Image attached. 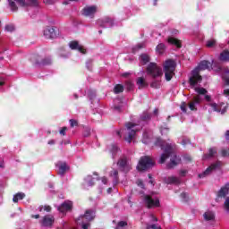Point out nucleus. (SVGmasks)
Masks as SVG:
<instances>
[{
    "label": "nucleus",
    "mask_w": 229,
    "mask_h": 229,
    "mask_svg": "<svg viewBox=\"0 0 229 229\" xmlns=\"http://www.w3.org/2000/svg\"><path fill=\"white\" fill-rule=\"evenodd\" d=\"M156 146H160V148L165 151L159 159V164H164L169 157H171L170 163L167 165L168 169H173L175 165L180 164L181 160L180 157H177L174 155V145L171 143H165V141L162 140L161 139H157L156 141Z\"/></svg>",
    "instance_id": "obj_1"
},
{
    "label": "nucleus",
    "mask_w": 229,
    "mask_h": 229,
    "mask_svg": "<svg viewBox=\"0 0 229 229\" xmlns=\"http://www.w3.org/2000/svg\"><path fill=\"white\" fill-rule=\"evenodd\" d=\"M210 67H212V63L208 61L200 62L198 67L191 71V74L189 79L191 87H196V85L203 80L201 75H199V72H201V71H207V69H210Z\"/></svg>",
    "instance_id": "obj_2"
},
{
    "label": "nucleus",
    "mask_w": 229,
    "mask_h": 229,
    "mask_svg": "<svg viewBox=\"0 0 229 229\" xmlns=\"http://www.w3.org/2000/svg\"><path fill=\"white\" fill-rule=\"evenodd\" d=\"M142 127H140V125L133 123H128L126 124V129L125 130H122L119 131L117 133L118 135H121V133H124V139L126 140V142H128L129 144L131 142V140H133V139H135V135H137V131H140V130Z\"/></svg>",
    "instance_id": "obj_3"
},
{
    "label": "nucleus",
    "mask_w": 229,
    "mask_h": 229,
    "mask_svg": "<svg viewBox=\"0 0 229 229\" xmlns=\"http://www.w3.org/2000/svg\"><path fill=\"white\" fill-rule=\"evenodd\" d=\"M96 217V211L88 209L85 214L76 219L77 225H81L82 229H89L90 227V221Z\"/></svg>",
    "instance_id": "obj_4"
},
{
    "label": "nucleus",
    "mask_w": 229,
    "mask_h": 229,
    "mask_svg": "<svg viewBox=\"0 0 229 229\" xmlns=\"http://www.w3.org/2000/svg\"><path fill=\"white\" fill-rule=\"evenodd\" d=\"M163 69L166 81H171V80H173V76H174V71H176V62L172 59L165 61Z\"/></svg>",
    "instance_id": "obj_5"
},
{
    "label": "nucleus",
    "mask_w": 229,
    "mask_h": 229,
    "mask_svg": "<svg viewBox=\"0 0 229 229\" xmlns=\"http://www.w3.org/2000/svg\"><path fill=\"white\" fill-rule=\"evenodd\" d=\"M12 12H17V4L20 6H38V0H7Z\"/></svg>",
    "instance_id": "obj_6"
},
{
    "label": "nucleus",
    "mask_w": 229,
    "mask_h": 229,
    "mask_svg": "<svg viewBox=\"0 0 229 229\" xmlns=\"http://www.w3.org/2000/svg\"><path fill=\"white\" fill-rule=\"evenodd\" d=\"M201 103V96L197 95L194 96L191 101H190L188 104L185 102H182L181 104V110L182 112H187V107L190 108L191 111H196L198 110V105Z\"/></svg>",
    "instance_id": "obj_7"
},
{
    "label": "nucleus",
    "mask_w": 229,
    "mask_h": 229,
    "mask_svg": "<svg viewBox=\"0 0 229 229\" xmlns=\"http://www.w3.org/2000/svg\"><path fill=\"white\" fill-rule=\"evenodd\" d=\"M155 165V161L151 159L148 156L141 157L139 164L137 165L138 171H146L148 169H151Z\"/></svg>",
    "instance_id": "obj_8"
},
{
    "label": "nucleus",
    "mask_w": 229,
    "mask_h": 229,
    "mask_svg": "<svg viewBox=\"0 0 229 229\" xmlns=\"http://www.w3.org/2000/svg\"><path fill=\"white\" fill-rule=\"evenodd\" d=\"M147 74L152 76V78H160L164 72H162V68L157 66V64L150 63L147 67Z\"/></svg>",
    "instance_id": "obj_9"
},
{
    "label": "nucleus",
    "mask_w": 229,
    "mask_h": 229,
    "mask_svg": "<svg viewBox=\"0 0 229 229\" xmlns=\"http://www.w3.org/2000/svg\"><path fill=\"white\" fill-rule=\"evenodd\" d=\"M223 166V163L221 161H216V163L211 164L204 172L199 174V178H207V176H210L212 173L221 169Z\"/></svg>",
    "instance_id": "obj_10"
},
{
    "label": "nucleus",
    "mask_w": 229,
    "mask_h": 229,
    "mask_svg": "<svg viewBox=\"0 0 229 229\" xmlns=\"http://www.w3.org/2000/svg\"><path fill=\"white\" fill-rule=\"evenodd\" d=\"M143 203L146 205L147 208H156L157 207H160V199L150 195L144 196Z\"/></svg>",
    "instance_id": "obj_11"
},
{
    "label": "nucleus",
    "mask_w": 229,
    "mask_h": 229,
    "mask_svg": "<svg viewBox=\"0 0 229 229\" xmlns=\"http://www.w3.org/2000/svg\"><path fill=\"white\" fill-rule=\"evenodd\" d=\"M205 99L206 101H208V106H210L211 110H209V112H217L218 114H221L223 115V114L226 113V108H228V106H225L223 109H219V106H217V104L212 102L210 96L206 95L205 96Z\"/></svg>",
    "instance_id": "obj_12"
},
{
    "label": "nucleus",
    "mask_w": 229,
    "mask_h": 229,
    "mask_svg": "<svg viewBox=\"0 0 229 229\" xmlns=\"http://www.w3.org/2000/svg\"><path fill=\"white\" fill-rule=\"evenodd\" d=\"M117 165H118L119 169L121 171H123V173H128V171H130V169H131V165H130V161H128L127 157L121 158L118 161Z\"/></svg>",
    "instance_id": "obj_13"
},
{
    "label": "nucleus",
    "mask_w": 229,
    "mask_h": 229,
    "mask_svg": "<svg viewBox=\"0 0 229 229\" xmlns=\"http://www.w3.org/2000/svg\"><path fill=\"white\" fill-rule=\"evenodd\" d=\"M96 12H98V6L91 5V6H86L83 8L82 15L85 17H94L96 15Z\"/></svg>",
    "instance_id": "obj_14"
},
{
    "label": "nucleus",
    "mask_w": 229,
    "mask_h": 229,
    "mask_svg": "<svg viewBox=\"0 0 229 229\" xmlns=\"http://www.w3.org/2000/svg\"><path fill=\"white\" fill-rule=\"evenodd\" d=\"M97 24L100 28H112L114 26V21L110 18H104L103 20H98Z\"/></svg>",
    "instance_id": "obj_15"
},
{
    "label": "nucleus",
    "mask_w": 229,
    "mask_h": 229,
    "mask_svg": "<svg viewBox=\"0 0 229 229\" xmlns=\"http://www.w3.org/2000/svg\"><path fill=\"white\" fill-rule=\"evenodd\" d=\"M72 208V201L66 200L61 206L57 208V209L61 212V214H65V212H69Z\"/></svg>",
    "instance_id": "obj_16"
},
{
    "label": "nucleus",
    "mask_w": 229,
    "mask_h": 229,
    "mask_svg": "<svg viewBox=\"0 0 229 229\" xmlns=\"http://www.w3.org/2000/svg\"><path fill=\"white\" fill-rule=\"evenodd\" d=\"M42 226H53V223H55V216L53 215H47L40 221Z\"/></svg>",
    "instance_id": "obj_17"
},
{
    "label": "nucleus",
    "mask_w": 229,
    "mask_h": 229,
    "mask_svg": "<svg viewBox=\"0 0 229 229\" xmlns=\"http://www.w3.org/2000/svg\"><path fill=\"white\" fill-rule=\"evenodd\" d=\"M43 35L45 38H55L56 37V31L55 30V28L53 27H47L43 30Z\"/></svg>",
    "instance_id": "obj_18"
},
{
    "label": "nucleus",
    "mask_w": 229,
    "mask_h": 229,
    "mask_svg": "<svg viewBox=\"0 0 229 229\" xmlns=\"http://www.w3.org/2000/svg\"><path fill=\"white\" fill-rule=\"evenodd\" d=\"M69 47L72 50L80 51V53H82V55H85L87 53V50L78 43V41H72L69 43Z\"/></svg>",
    "instance_id": "obj_19"
},
{
    "label": "nucleus",
    "mask_w": 229,
    "mask_h": 229,
    "mask_svg": "<svg viewBox=\"0 0 229 229\" xmlns=\"http://www.w3.org/2000/svg\"><path fill=\"white\" fill-rule=\"evenodd\" d=\"M229 194V182L225 183L224 187L218 191V198H226Z\"/></svg>",
    "instance_id": "obj_20"
},
{
    "label": "nucleus",
    "mask_w": 229,
    "mask_h": 229,
    "mask_svg": "<svg viewBox=\"0 0 229 229\" xmlns=\"http://www.w3.org/2000/svg\"><path fill=\"white\" fill-rule=\"evenodd\" d=\"M95 182H96V178H93L92 176L88 175L84 179V189H89V187H93Z\"/></svg>",
    "instance_id": "obj_21"
},
{
    "label": "nucleus",
    "mask_w": 229,
    "mask_h": 229,
    "mask_svg": "<svg viewBox=\"0 0 229 229\" xmlns=\"http://www.w3.org/2000/svg\"><path fill=\"white\" fill-rule=\"evenodd\" d=\"M109 176L113 178V183L114 185H117V182H119V172L115 169H113L110 172Z\"/></svg>",
    "instance_id": "obj_22"
},
{
    "label": "nucleus",
    "mask_w": 229,
    "mask_h": 229,
    "mask_svg": "<svg viewBox=\"0 0 229 229\" xmlns=\"http://www.w3.org/2000/svg\"><path fill=\"white\" fill-rule=\"evenodd\" d=\"M203 217L205 221H214V219H216V215L212 211L208 210L203 214Z\"/></svg>",
    "instance_id": "obj_23"
},
{
    "label": "nucleus",
    "mask_w": 229,
    "mask_h": 229,
    "mask_svg": "<svg viewBox=\"0 0 229 229\" xmlns=\"http://www.w3.org/2000/svg\"><path fill=\"white\" fill-rule=\"evenodd\" d=\"M217 154V150L214 148H209L208 153L203 156V160H208V158H212V157H216Z\"/></svg>",
    "instance_id": "obj_24"
},
{
    "label": "nucleus",
    "mask_w": 229,
    "mask_h": 229,
    "mask_svg": "<svg viewBox=\"0 0 229 229\" xmlns=\"http://www.w3.org/2000/svg\"><path fill=\"white\" fill-rule=\"evenodd\" d=\"M58 167V173L61 176H64L65 174V171H67V164L65 163H60L57 165Z\"/></svg>",
    "instance_id": "obj_25"
},
{
    "label": "nucleus",
    "mask_w": 229,
    "mask_h": 229,
    "mask_svg": "<svg viewBox=\"0 0 229 229\" xmlns=\"http://www.w3.org/2000/svg\"><path fill=\"white\" fill-rule=\"evenodd\" d=\"M136 83H137L139 89H146V87H148V82H146V81L142 77H139L137 79Z\"/></svg>",
    "instance_id": "obj_26"
},
{
    "label": "nucleus",
    "mask_w": 229,
    "mask_h": 229,
    "mask_svg": "<svg viewBox=\"0 0 229 229\" xmlns=\"http://www.w3.org/2000/svg\"><path fill=\"white\" fill-rule=\"evenodd\" d=\"M221 62H228L229 60V50H224L219 56Z\"/></svg>",
    "instance_id": "obj_27"
},
{
    "label": "nucleus",
    "mask_w": 229,
    "mask_h": 229,
    "mask_svg": "<svg viewBox=\"0 0 229 229\" xmlns=\"http://www.w3.org/2000/svg\"><path fill=\"white\" fill-rule=\"evenodd\" d=\"M24 198H26V194L19 192L13 196V203H19V201H21V199H24Z\"/></svg>",
    "instance_id": "obj_28"
},
{
    "label": "nucleus",
    "mask_w": 229,
    "mask_h": 229,
    "mask_svg": "<svg viewBox=\"0 0 229 229\" xmlns=\"http://www.w3.org/2000/svg\"><path fill=\"white\" fill-rule=\"evenodd\" d=\"M165 183L171 184V183H175L178 184L180 183V179L178 177L174 176H170L165 180Z\"/></svg>",
    "instance_id": "obj_29"
},
{
    "label": "nucleus",
    "mask_w": 229,
    "mask_h": 229,
    "mask_svg": "<svg viewBox=\"0 0 229 229\" xmlns=\"http://www.w3.org/2000/svg\"><path fill=\"white\" fill-rule=\"evenodd\" d=\"M110 153H112L113 158H115V155L119 153L121 150L119 149V147L117 145H111L109 148Z\"/></svg>",
    "instance_id": "obj_30"
},
{
    "label": "nucleus",
    "mask_w": 229,
    "mask_h": 229,
    "mask_svg": "<svg viewBox=\"0 0 229 229\" xmlns=\"http://www.w3.org/2000/svg\"><path fill=\"white\" fill-rule=\"evenodd\" d=\"M140 64H142V65H146V64H148L149 62V55H148L147 54H142L140 56Z\"/></svg>",
    "instance_id": "obj_31"
},
{
    "label": "nucleus",
    "mask_w": 229,
    "mask_h": 229,
    "mask_svg": "<svg viewBox=\"0 0 229 229\" xmlns=\"http://www.w3.org/2000/svg\"><path fill=\"white\" fill-rule=\"evenodd\" d=\"M168 42L169 44H173L174 46H176V47H182V43L177 38H169Z\"/></svg>",
    "instance_id": "obj_32"
},
{
    "label": "nucleus",
    "mask_w": 229,
    "mask_h": 229,
    "mask_svg": "<svg viewBox=\"0 0 229 229\" xmlns=\"http://www.w3.org/2000/svg\"><path fill=\"white\" fill-rule=\"evenodd\" d=\"M156 51L158 55H163L164 51H165V45L163 43L158 44L156 47Z\"/></svg>",
    "instance_id": "obj_33"
},
{
    "label": "nucleus",
    "mask_w": 229,
    "mask_h": 229,
    "mask_svg": "<svg viewBox=\"0 0 229 229\" xmlns=\"http://www.w3.org/2000/svg\"><path fill=\"white\" fill-rule=\"evenodd\" d=\"M194 90L199 96H205V94H207V89L205 88L196 87Z\"/></svg>",
    "instance_id": "obj_34"
},
{
    "label": "nucleus",
    "mask_w": 229,
    "mask_h": 229,
    "mask_svg": "<svg viewBox=\"0 0 229 229\" xmlns=\"http://www.w3.org/2000/svg\"><path fill=\"white\" fill-rule=\"evenodd\" d=\"M124 87L121 84H117L114 86V94H121V92H123Z\"/></svg>",
    "instance_id": "obj_35"
},
{
    "label": "nucleus",
    "mask_w": 229,
    "mask_h": 229,
    "mask_svg": "<svg viewBox=\"0 0 229 229\" xmlns=\"http://www.w3.org/2000/svg\"><path fill=\"white\" fill-rule=\"evenodd\" d=\"M144 47H146L145 43H139L132 48V52L137 53V51H140V49H144Z\"/></svg>",
    "instance_id": "obj_36"
},
{
    "label": "nucleus",
    "mask_w": 229,
    "mask_h": 229,
    "mask_svg": "<svg viewBox=\"0 0 229 229\" xmlns=\"http://www.w3.org/2000/svg\"><path fill=\"white\" fill-rule=\"evenodd\" d=\"M216 41L214 38L208 39L206 43L207 47H216Z\"/></svg>",
    "instance_id": "obj_37"
},
{
    "label": "nucleus",
    "mask_w": 229,
    "mask_h": 229,
    "mask_svg": "<svg viewBox=\"0 0 229 229\" xmlns=\"http://www.w3.org/2000/svg\"><path fill=\"white\" fill-rule=\"evenodd\" d=\"M142 142L143 144H149V135L148 134V131L143 132Z\"/></svg>",
    "instance_id": "obj_38"
},
{
    "label": "nucleus",
    "mask_w": 229,
    "mask_h": 229,
    "mask_svg": "<svg viewBox=\"0 0 229 229\" xmlns=\"http://www.w3.org/2000/svg\"><path fill=\"white\" fill-rule=\"evenodd\" d=\"M4 30H5V31H7L8 33H12V32L15 31V26H13V25H12V24L6 25V26L4 27Z\"/></svg>",
    "instance_id": "obj_39"
},
{
    "label": "nucleus",
    "mask_w": 229,
    "mask_h": 229,
    "mask_svg": "<svg viewBox=\"0 0 229 229\" xmlns=\"http://www.w3.org/2000/svg\"><path fill=\"white\" fill-rule=\"evenodd\" d=\"M150 87H152V89H160V81H155L150 84Z\"/></svg>",
    "instance_id": "obj_40"
},
{
    "label": "nucleus",
    "mask_w": 229,
    "mask_h": 229,
    "mask_svg": "<svg viewBox=\"0 0 229 229\" xmlns=\"http://www.w3.org/2000/svg\"><path fill=\"white\" fill-rule=\"evenodd\" d=\"M125 87H126L127 90H133V82H131L130 81H127L125 83Z\"/></svg>",
    "instance_id": "obj_41"
},
{
    "label": "nucleus",
    "mask_w": 229,
    "mask_h": 229,
    "mask_svg": "<svg viewBox=\"0 0 229 229\" xmlns=\"http://www.w3.org/2000/svg\"><path fill=\"white\" fill-rule=\"evenodd\" d=\"M45 210L46 212H51V206H44L39 208V212Z\"/></svg>",
    "instance_id": "obj_42"
},
{
    "label": "nucleus",
    "mask_w": 229,
    "mask_h": 229,
    "mask_svg": "<svg viewBox=\"0 0 229 229\" xmlns=\"http://www.w3.org/2000/svg\"><path fill=\"white\" fill-rule=\"evenodd\" d=\"M147 229H162V227H160V225H147Z\"/></svg>",
    "instance_id": "obj_43"
},
{
    "label": "nucleus",
    "mask_w": 229,
    "mask_h": 229,
    "mask_svg": "<svg viewBox=\"0 0 229 229\" xmlns=\"http://www.w3.org/2000/svg\"><path fill=\"white\" fill-rule=\"evenodd\" d=\"M141 119H142V121H148V119H151V115H149V114H148V113H145L141 116Z\"/></svg>",
    "instance_id": "obj_44"
},
{
    "label": "nucleus",
    "mask_w": 229,
    "mask_h": 229,
    "mask_svg": "<svg viewBox=\"0 0 229 229\" xmlns=\"http://www.w3.org/2000/svg\"><path fill=\"white\" fill-rule=\"evenodd\" d=\"M181 198L182 199V201H187V199H189V195L185 192L181 193Z\"/></svg>",
    "instance_id": "obj_45"
},
{
    "label": "nucleus",
    "mask_w": 229,
    "mask_h": 229,
    "mask_svg": "<svg viewBox=\"0 0 229 229\" xmlns=\"http://www.w3.org/2000/svg\"><path fill=\"white\" fill-rule=\"evenodd\" d=\"M136 184L138 185V187H140V189H144V182L141 180H138L136 182Z\"/></svg>",
    "instance_id": "obj_46"
},
{
    "label": "nucleus",
    "mask_w": 229,
    "mask_h": 229,
    "mask_svg": "<svg viewBox=\"0 0 229 229\" xmlns=\"http://www.w3.org/2000/svg\"><path fill=\"white\" fill-rule=\"evenodd\" d=\"M160 131H161V135H164V133H168L169 132V128L161 127Z\"/></svg>",
    "instance_id": "obj_47"
},
{
    "label": "nucleus",
    "mask_w": 229,
    "mask_h": 229,
    "mask_svg": "<svg viewBox=\"0 0 229 229\" xmlns=\"http://www.w3.org/2000/svg\"><path fill=\"white\" fill-rule=\"evenodd\" d=\"M221 155H222V157H228L229 156L228 149H222Z\"/></svg>",
    "instance_id": "obj_48"
},
{
    "label": "nucleus",
    "mask_w": 229,
    "mask_h": 229,
    "mask_svg": "<svg viewBox=\"0 0 229 229\" xmlns=\"http://www.w3.org/2000/svg\"><path fill=\"white\" fill-rule=\"evenodd\" d=\"M70 125L72 126V128H74V126H78V121L76 120H70Z\"/></svg>",
    "instance_id": "obj_49"
},
{
    "label": "nucleus",
    "mask_w": 229,
    "mask_h": 229,
    "mask_svg": "<svg viewBox=\"0 0 229 229\" xmlns=\"http://www.w3.org/2000/svg\"><path fill=\"white\" fill-rule=\"evenodd\" d=\"M101 183H103L104 185H106L108 183V179H106V177H102Z\"/></svg>",
    "instance_id": "obj_50"
},
{
    "label": "nucleus",
    "mask_w": 229,
    "mask_h": 229,
    "mask_svg": "<svg viewBox=\"0 0 229 229\" xmlns=\"http://www.w3.org/2000/svg\"><path fill=\"white\" fill-rule=\"evenodd\" d=\"M67 131V127H64L61 131H60V135H65V131Z\"/></svg>",
    "instance_id": "obj_51"
},
{
    "label": "nucleus",
    "mask_w": 229,
    "mask_h": 229,
    "mask_svg": "<svg viewBox=\"0 0 229 229\" xmlns=\"http://www.w3.org/2000/svg\"><path fill=\"white\" fill-rule=\"evenodd\" d=\"M84 137H89V135H90V130L87 129L84 133H83Z\"/></svg>",
    "instance_id": "obj_52"
},
{
    "label": "nucleus",
    "mask_w": 229,
    "mask_h": 229,
    "mask_svg": "<svg viewBox=\"0 0 229 229\" xmlns=\"http://www.w3.org/2000/svg\"><path fill=\"white\" fill-rule=\"evenodd\" d=\"M4 85V77L0 75V86Z\"/></svg>",
    "instance_id": "obj_53"
},
{
    "label": "nucleus",
    "mask_w": 229,
    "mask_h": 229,
    "mask_svg": "<svg viewBox=\"0 0 229 229\" xmlns=\"http://www.w3.org/2000/svg\"><path fill=\"white\" fill-rule=\"evenodd\" d=\"M189 142H191V140H182V146H185L186 144H189Z\"/></svg>",
    "instance_id": "obj_54"
},
{
    "label": "nucleus",
    "mask_w": 229,
    "mask_h": 229,
    "mask_svg": "<svg viewBox=\"0 0 229 229\" xmlns=\"http://www.w3.org/2000/svg\"><path fill=\"white\" fill-rule=\"evenodd\" d=\"M150 219H151V221H154V222L158 221V219L153 215H150Z\"/></svg>",
    "instance_id": "obj_55"
},
{
    "label": "nucleus",
    "mask_w": 229,
    "mask_h": 229,
    "mask_svg": "<svg viewBox=\"0 0 229 229\" xmlns=\"http://www.w3.org/2000/svg\"><path fill=\"white\" fill-rule=\"evenodd\" d=\"M180 174H181V176H185V174H187V171L186 170H182L180 172Z\"/></svg>",
    "instance_id": "obj_56"
},
{
    "label": "nucleus",
    "mask_w": 229,
    "mask_h": 229,
    "mask_svg": "<svg viewBox=\"0 0 229 229\" xmlns=\"http://www.w3.org/2000/svg\"><path fill=\"white\" fill-rule=\"evenodd\" d=\"M0 168L4 169V161H0Z\"/></svg>",
    "instance_id": "obj_57"
},
{
    "label": "nucleus",
    "mask_w": 229,
    "mask_h": 229,
    "mask_svg": "<svg viewBox=\"0 0 229 229\" xmlns=\"http://www.w3.org/2000/svg\"><path fill=\"white\" fill-rule=\"evenodd\" d=\"M48 64H51V60L50 59H47V62L43 61V63H42L43 65H47Z\"/></svg>",
    "instance_id": "obj_58"
},
{
    "label": "nucleus",
    "mask_w": 229,
    "mask_h": 229,
    "mask_svg": "<svg viewBox=\"0 0 229 229\" xmlns=\"http://www.w3.org/2000/svg\"><path fill=\"white\" fill-rule=\"evenodd\" d=\"M148 178H149L148 183L153 184V178L151 177L150 174H148Z\"/></svg>",
    "instance_id": "obj_59"
},
{
    "label": "nucleus",
    "mask_w": 229,
    "mask_h": 229,
    "mask_svg": "<svg viewBox=\"0 0 229 229\" xmlns=\"http://www.w3.org/2000/svg\"><path fill=\"white\" fill-rule=\"evenodd\" d=\"M114 110H116L117 112H121V106H114Z\"/></svg>",
    "instance_id": "obj_60"
},
{
    "label": "nucleus",
    "mask_w": 229,
    "mask_h": 229,
    "mask_svg": "<svg viewBox=\"0 0 229 229\" xmlns=\"http://www.w3.org/2000/svg\"><path fill=\"white\" fill-rule=\"evenodd\" d=\"M48 144H49L50 146H52L53 144H55V140H50L48 141Z\"/></svg>",
    "instance_id": "obj_61"
},
{
    "label": "nucleus",
    "mask_w": 229,
    "mask_h": 229,
    "mask_svg": "<svg viewBox=\"0 0 229 229\" xmlns=\"http://www.w3.org/2000/svg\"><path fill=\"white\" fill-rule=\"evenodd\" d=\"M112 191H113V188H108L107 189V194H112Z\"/></svg>",
    "instance_id": "obj_62"
},
{
    "label": "nucleus",
    "mask_w": 229,
    "mask_h": 229,
    "mask_svg": "<svg viewBox=\"0 0 229 229\" xmlns=\"http://www.w3.org/2000/svg\"><path fill=\"white\" fill-rule=\"evenodd\" d=\"M32 217H34V219H38V217H40V215H32Z\"/></svg>",
    "instance_id": "obj_63"
},
{
    "label": "nucleus",
    "mask_w": 229,
    "mask_h": 229,
    "mask_svg": "<svg viewBox=\"0 0 229 229\" xmlns=\"http://www.w3.org/2000/svg\"><path fill=\"white\" fill-rule=\"evenodd\" d=\"M154 114H155V115H158V109H155V110H154Z\"/></svg>",
    "instance_id": "obj_64"
}]
</instances>
